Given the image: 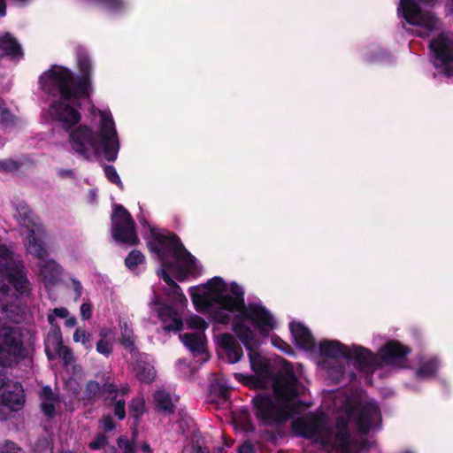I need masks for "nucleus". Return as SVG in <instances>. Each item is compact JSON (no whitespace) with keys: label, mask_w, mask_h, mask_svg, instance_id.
Returning a JSON list of instances; mask_svg holds the SVG:
<instances>
[{"label":"nucleus","mask_w":453,"mask_h":453,"mask_svg":"<svg viewBox=\"0 0 453 453\" xmlns=\"http://www.w3.org/2000/svg\"><path fill=\"white\" fill-rule=\"evenodd\" d=\"M357 413V429L361 434H367L372 427L374 418L380 416V410L375 403L368 402L360 405Z\"/></svg>","instance_id":"nucleus-18"},{"label":"nucleus","mask_w":453,"mask_h":453,"mask_svg":"<svg viewBox=\"0 0 453 453\" xmlns=\"http://www.w3.org/2000/svg\"><path fill=\"white\" fill-rule=\"evenodd\" d=\"M259 345V342H251L250 348L246 349L249 350V358L252 371L257 374H263L266 372L267 365L265 361L262 360L259 352L256 350Z\"/></svg>","instance_id":"nucleus-26"},{"label":"nucleus","mask_w":453,"mask_h":453,"mask_svg":"<svg viewBox=\"0 0 453 453\" xmlns=\"http://www.w3.org/2000/svg\"><path fill=\"white\" fill-rule=\"evenodd\" d=\"M187 326L190 329L204 331L208 327L207 322L198 315H192L187 319Z\"/></svg>","instance_id":"nucleus-42"},{"label":"nucleus","mask_w":453,"mask_h":453,"mask_svg":"<svg viewBox=\"0 0 453 453\" xmlns=\"http://www.w3.org/2000/svg\"><path fill=\"white\" fill-rule=\"evenodd\" d=\"M254 415L261 426H280L299 414L308 405L302 400L282 403L267 393H258L252 398Z\"/></svg>","instance_id":"nucleus-4"},{"label":"nucleus","mask_w":453,"mask_h":453,"mask_svg":"<svg viewBox=\"0 0 453 453\" xmlns=\"http://www.w3.org/2000/svg\"><path fill=\"white\" fill-rule=\"evenodd\" d=\"M1 375L3 380L0 384V406L7 407L12 411L21 410L26 401L21 384L8 380L3 371Z\"/></svg>","instance_id":"nucleus-13"},{"label":"nucleus","mask_w":453,"mask_h":453,"mask_svg":"<svg viewBox=\"0 0 453 453\" xmlns=\"http://www.w3.org/2000/svg\"><path fill=\"white\" fill-rule=\"evenodd\" d=\"M155 411L165 415H172L176 411L175 401L166 390H157L153 395Z\"/></svg>","instance_id":"nucleus-24"},{"label":"nucleus","mask_w":453,"mask_h":453,"mask_svg":"<svg viewBox=\"0 0 453 453\" xmlns=\"http://www.w3.org/2000/svg\"><path fill=\"white\" fill-rule=\"evenodd\" d=\"M170 273L171 269H167L162 265L161 269L157 272V275L168 285L169 288H172L173 285L177 286V283L171 277Z\"/></svg>","instance_id":"nucleus-51"},{"label":"nucleus","mask_w":453,"mask_h":453,"mask_svg":"<svg viewBox=\"0 0 453 453\" xmlns=\"http://www.w3.org/2000/svg\"><path fill=\"white\" fill-rule=\"evenodd\" d=\"M53 349L63 360L64 365H68L73 361L74 357L72 349L64 345V342L61 343V347H53Z\"/></svg>","instance_id":"nucleus-39"},{"label":"nucleus","mask_w":453,"mask_h":453,"mask_svg":"<svg viewBox=\"0 0 453 453\" xmlns=\"http://www.w3.org/2000/svg\"><path fill=\"white\" fill-rule=\"evenodd\" d=\"M96 351L105 357H109L112 352V345L109 339H100L96 342Z\"/></svg>","instance_id":"nucleus-47"},{"label":"nucleus","mask_w":453,"mask_h":453,"mask_svg":"<svg viewBox=\"0 0 453 453\" xmlns=\"http://www.w3.org/2000/svg\"><path fill=\"white\" fill-rule=\"evenodd\" d=\"M26 246L28 253L39 259L44 260L48 255L43 242L35 236V233L33 229L29 231Z\"/></svg>","instance_id":"nucleus-27"},{"label":"nucleus","mask_w":453,"mask_h":453,"mask_svg":"<svg viewBox=\"0 0 453 453\" xmlns=\"http://www.w3.org/2000/svg\"><path fill=\"white\" fill-rule=\"evenodd\" d=\"M230 293H219L213 297V301L219 307L228 311L229 312L241 313L244 310L245 299L244 291L236 282L230 284Z\"/></svg>","instance_id":"nucleus-16"},{"label":"nucleus","mask_w":453,"mask_h":453,"mask_svg":"<svg viewBox=\"0 0 453 453\" xmlns=\"http://www.w3.org/2000/svg\"><path fill=\"white\" fill-rule=\"evenodd\" d=\"M4 57L14 61H19L24 57L20 43L8 32L0 35V60Z\"/></svg>","instance_id":"nucleus-21"},{"label":"nucleus","mask_w":453,"mask_h":453,"mask_svg":"<svg viewBox=\"0 0 453 453\" xmlns=\"http://www.w3.org/2000/svg\"><path fill=\"white\" fill-rule=\"evenodd\" d=\"M72 284H73V290L75 293L74 300L76 301L81 296L83 288H82V285L80 282V280H78L76 279H72Z\"/></svg>","instance_id":"nucleus-62"},{"label":"nucleus","mask_w":453,"mask_h":453,"mask_svg":"<svg viewBox=\"0 0 453 453\" xmlns=\"http://www.w3.org/2000/svg\"><path fill=\"white\" fill-rule=\"evenodd\" d=\"M170 273L171 269H167L162 265L161 269L157 272V275L168 285L169 288H172L173 285L177 286V283L171 277Z\"/></svg>","instance_id":"nucleus-50"},{"label":"nucleus","mask_w":453,"mask_h":453,"mask_svg":"<svg viewBox=\"0 0 453 453\" xmlns=\"http://www.w3.org/2000/svg\"><path fill=\"white\" fill-rule=\"evenodd\" d=\"M163 266L171 269V273L175 279L180 282L186 280L188 276V271L187 267L191 265H185L181 261L173 260H164Z\"/></svg>","instance_id":"nucleus-29"},{"label":"nucleus","mask_w":453,"mask_h":453,"mask_svg":"<svg viewBox=\"0 0 453 453\" xmlns=\"http://www.w3.org/2000/svg\"><path fill=\"white\" fill-rule=\"evenodd\" d=\"M104 171L107 180L111 183L117 185L120 189L124 188V185L114 166L105 165Z\"/></svg>","instance_id":"nucleus-41"},{"label":"nucleus","mask_w":453,"mask_h":453,"mask_svg":"<svg viewBox=\"0 0 453 453\" xmlns=\"http://www.w3.org/2000/svg\"><path fill=\"white\" fill-rule=\"evenodd\" d=\"M290 333L296 345L305 351H312L316 347L315 339L311 330L301 322L293 321L289 324Z\"/></svg>","instance_id":"nucleus-19"},{"label":"nucleus","mask_w":453,"mask_h":453,"mask_svg":"<svg viewBox=\"0 0 453 453\" xmlns=\"http://www.w3.org/2000/svg\"><path fill=\"white\" fill-rule=\"evenodd\" d=\"M344 372H345V368L342 365H338V366L333 367L330 370V375L334 377L337 380H339L340 379H342L343 377Z\"/></svg>","instance_id":"nucleus-61"},{"label":"nucleus","mask_w":453,"mask_h":453,"mask_svg":"<svg viewBox=\"0 0 453 453\" xmlns=\"http://www.w3.org/2000/svg\"><path fill=\"white\" fill-rule=\"evenodd\" d=\"M183 328V321L179 317V314L175 316L174 318L169 319L165 324L163 326V330L165 332H180Z\"/></svg>","instance_id":"nucleus-43"},{"label":"nucleus","mask_w":453,"mask_h":453,"mask_svg":"<svg viewBox=\"0 0 453 453\" xmlns=\"http://www.w3.org/2000/svg\"><path fill=\"white\" fill-rule=\"evenodd\" d=\"M133 371L136 379L142 382L149 384L156 378V370L154 366L142 358H137L133 364Z\"/></svg>","instance_id":"nucleus-25"},{"label":"nucleus","mask_w":453,"mask_h":453,"mask_svg":"<svg viewBox=\"0 0 453 453\" xmlns=\"http://www.w3.org/2000/svg\"><path fill=\"white\" fill-rule=\"evenodd\" d=\"M436 0H400L399 11L407 23L422 27L427 31H434L438 28L439 19L434 12L423 11L419 4L433 6Z\"/></svg>","instance_id":"nucleus-6"},{"label":"nucleus","mask_w":453,"mask_h":453,"mask_svg":"<svg viewBox=\"0 0 453 453\" xmlns=\"http://www.w3.org/2000/svg\"><path fill=\"white\" fill-rule=\"evenodd\" d=\"M68 133V142L72 150L83 158L89 159L102 148L107 161L114 162L117 159L119 142L115 123L111 115L101 113L98 133L87 125H80Z\"/></svg>","instance_id":"nucleus-2"},{"label":"nucleus","mask_w":453,"mask_h":453,"mask_svg":"<svg viewBox=\"0 0 453 453\" xmlns=\"http://www.w3.org/2000/svg\"><path fill=\"white\" fill-rule=\"evenodd\" d=\"M0 274L6 279L15 290L21 296L28 295L30 283L19 265L12 260L10 250L0 245Z\"/></svg>","instance_id":"nucleus-9"},{"label":"nucleus","mask_w":453,"mask_h":453,"mask_svg":"<svg viewBox=\"0 0 453 453\" xmlns=\"http://www.w3.org/2000/svg\"><path fill=\"white\" fill-rule=\"evenodd\" d=\"M102 394L101 385L98 381L89 380L86 382L83 390L82 401L85 404L94 403L96 398Z\"/></svg>","instance_id":"nucleus-30"},{"label":"nucleus","mask_w":453,"mask_h":453,"mask_svg":"<svg viewBox=\"0 0 453 453\" xmlns=\"http://www.w3.org/2000/svg\"><path fill=\"white\" fill-rule=\"evenodd\" d=\"M112 238L120 243L131 246L139 243L135 222L130 212L121 204H115L111 217Z\"/></svg>","instance_id":"nucleus-8"},{"label":"nucleus","mask_w":453,"mask_h":453,"mask_svg":"<svg viewBox=\"0 0 453 453\" xmlns=\"http://www.w3.org/2000/svg\"><path fill=\"white\" fill-rule=\"evenodd\" d=\"M14 116L9 109L4 108L0 110V123L3 125H9L13 122Z\"/></svg>","instance_id":"nucleus-56"},{"label":"nucleus","mask_w":453,"mask_h":453,"mask_svg":"<svg viewBox=\"0 0 453 453\" xmlns=\"http://www.w3.org/2000/svg\"><path fill=\"white\" fill-rule=\"evenodd\" d=\"M217 391H218V395L223 398H226L229 394V390H228L227 387L225 385H218Z\"/></svg>","instance_id":"nucleus-64"},{"label":"nucleus","mask_w":453,"mask_h":453,"mask_svg":"<svg viewBox=\"0 0 453 453\" xmlns=\"http://www.w3.org/2000/svg\"><path fill=\"white\" fill-rule=\"evenodd\" d=\"M206 286L208 290L214 293L215 296L228 290L227 284L219 276H216L209 280Z\"/></svg>","instance_id":"nucleus-37"},{"label":"nucleus","mask_w":453,"mask_h":453,"mask_svg":"<svg viewBox=\"0 0 453 453\" xmlns=\"http://www.w3.org/2000/svg\"><path fill=\"white\" fill-rule=\"evenodd\" d=\"M58 402H48V401H42L40 403V409L41 411L43 413V415L51 419L56 417L57 411H56V403Z\"/></svg>","instance_id":"nucleus-44"},{"label":"nucleus","mask_w":453,"mask_h":453,"mask_svg":"<svg viewBox=\"0 0 453 453\" xmlns=\"http://www.w3.org/2000/svg\"><path fill=\"white\" fill-rule=\"evenodd\" d=\"M124 263L127 268L134 272L139 265L145 263V257L140 250H133L128 253Z\"/></svg>","instance_id":"nucleus-35"},{"label":"nucleus","mask_w":453,"mask_h":453,"mask_svg":"<svg viewBox=\"0 0 453 453\" xmlns=\"http://www.w3.org/2000/svg\"><path fill=\"white\" fill-rule=\"evenodd\" d=\"M319 353L329 358H349V347L339 341L324 340L319 344Z\"/></svg>","instance_id":"nucleus-22"},{"label":"nucleus","mask_w":453,"mask_h":453,"mask_svg":"<svg viewBox=\"0 0 453 453\" xmlns=\"http://www.w3.org/2000/svg\"><path fill=\"white\" fill-rule=\"evenodd\" d=\"M118 446L123 450V453H136L135 447L133 442L124 436H119L117 440Z\"/></svg>","instance_id":"nucleus-49"},{"label":"nucleus","mask_w":453,"mask_h":453,"mask_svg":"<svg viewBox=\"0 0 453 453\" xmlns=\"http://www.w3.org/2000/svg\"><path fill=\"white\" fill-rule=\"evenodd\" d=\"M356 369L361 372H373L380 367L379 353L374 354L369 349L359 345L349 348V358Z\"/></svg>","instance_id":"nucleus-17"},{"label":"nucleus","mask_w":453,"mask_h":453,"mask_svg":"<svg viewBox=\"0 0 453 453\" xmlns=\"http://www.w3.org/2000/svg\"><path fill=\"white\" fill-rule=\"evenodd\" d=\"M108 444V439L104 434L98 433L88 443V448L92 450H98Z\"/></svg>","instance_id":"nucleus-45"},{"label":"nucleus","mask_w":453,"mask_h":453,"mask_svg":"<svg viewBox=\"0 0 453 453\" xmlns=\"http://www.w3.org/2000/svg\"><path fill=\"white\" fill-rule=\"evenodd\" d=\"M39 398L41 402H59V396L57 394H55L50 386L48 385L42 387V390L39 392Z\"/></svg>","instance_id":"nucleus-46"},{"label":"nucleus","mask_w":453,"mask_h":453,"mask_svg":"<svg viewBox=\"0 0 453 453\" xmlns=\"http://www.w3.org/2000/svg\"><path fill=\"white\" fill-rule=\"evenodd\" d=\"M121 329V338L120 344L126 349L133 353L136 348L134 345L135 336L134 335L133 329L130 328L127 323L120 326Z\"/></svg>","instance_id":"nucleus-33"},{"label":"nucleus","mask_w":453,"mask_h":453,"mask_svg":"<svg viewBox=\"0 0 453 453\" xmlns=\"http://www.w3.org/2000/svg\"><path fill=\"white\" fill-rule=\"evenodd\" d=\"M26 349L22 334L18 327L7 325L0 326V366H11L14 358H23Z\"/></svg>","instance_id":"nucleus-7"},{"label":"nucleus","mask_w":453,"mask_h":453,"mask_svg":"<svg viewBox=\"0 0 453 453\" xmlns=\"http://www.w3.org/2000/svg\"><path fill=\"white\" fill-rule=\"evenodd\" d=\"M81 316L82 319L87 320L89 319L92 316V305L90 303H83L81 305Z\"/></svg>","instance_id":"nucleus-58"},{"label":"nucleus","mask_w":453,"mask_h":453,"mask_svg":"<svg viewBox=\"0 0 453 453\" xmlns=\"http://www.w3.org/2000/svg\"><path fill=\"white\" fill-rule=\"evenodd\" d=\"M169 298L171 299L174 307L179 306L180 308H182L188 303V300L183 293L170 296Z\"/></svg>","instance_id":"nucleus-57"},{"label":"nucleus","mask_w":453,"mask_h":453,"mask_svg":"<svg viewBox=\"0 0 453 453\" xmlns=\"http://www.w3.org/2000/svg\"><path fill=\"white\" fill-rule=\"evenodd\" d=\"M22 449L12 441H6L4 443H0V453H16L18 450Z\"/></svg>","instance_id":"nucleus-53"},{"label":"nucleus","mask_w":453,"mask_h":453,"mask_svg":"<svg viewBox=\"0 0 453 453\" xmlns=\"http://www.w3.org/2000/svg\"><path fill=\"white\" fill-rule=\"evenodd\" d=\"M73 341L75 342H81L87 350H91L93 349L92 334L85 330L77 328L73 333Z\"/></svg>","instance_id":"nucleus-38"},{"label":"nucleus","mask_w":453,"mask_h":453,"mask_svg":"<svg viewBox=\"0 0 453 453\" xmlns=\"http://www.w3.org/2000/svg\"><path fill=\"white\" fill-rule=\"evenodd\" d=\"M291 429L296 436L306 440L318 439L321 437L323 423L318 415L310 412L304 417L294 419L291 423Z\"/></svg>","instance_id":"nucleus-14"},{"label":"nucleus","mask_w":453,"mask_h":453,"mask_svg":"<svg viewBox=\"0 0 453 453\" xmlns=\"http://www.w3.org/2000/svg\"><path fill=\"white\" fill-rule=\"evenodd\" d=\"M50 315H53L54 318L58 317L60 319H65L69 315V311L65 307L54 308Z\"/></svg>","instance_id":"nucleus-63"},{"label":"nucleus","mask_w":453,"mask_h":453,"mask_svg":"<svg viewBox=\"0 0 453 453\" xmlns=\"http://www.w3.org/2000/svg\"><path fill=\"white\" fill-rule=\"evenodd\" d=\"M238 453H256V449L250 441H246L239 446Z\"/></svg>","instance_id":"nucleus-59"},{"label":"nucleus","mask_w":453,"mask_h":453,"mask_svg":"<svg viewBox=\"0 0 453 453\" xmlns=\"http://www.w3.org/2000/svg\"><path fill=\"white\" fill-rule=\"evenodd\" d=\"M298 379L292 367L285 368L279 373L273 383V391L278 402L294 403L298 395Z\"/></svg>","instance_id":"nucleus-12"},{"label":"nucleus","mask_w":453,"mask_h":453,"mask_svg":"<svg viewBox=\"0 0 453 453\" xmlns=\"http://www.w3.org/2000/svg\"><path fill=\"white\" fill-rule=\"evenodd\" d=\"M179 313L177 308L172 304H163L159 308L158 311V317L163 324H165L169 319L174 318Z\"/></svg>","instance_id":"nucleus-40"},{"label":"nucleus","mask_w":453,"mask_h":453,"mask_svg":"<svg viewBox=\"0 0 453 453\" xmlns=\"http://www.w3.org/2000/svg\"><path fill=\"white\" fill-rule=\"evenodd\" d=\"M41 273L45 279L53 281L60 273L59 265L54 261H47L41 268Z\"/></svg>","instance_id":"nucleus-36"},{"label":"nucleus","mask_w":453,"mask_h":453,"mask_svg":"<svg viewBox=\"0 0 453 453\" xmlns=\"http://www.w3.org/2000/svg\"><path fill=\"white\" fill-rule=\"evenodd\" d=\"M189 295L196 309L199 310L201 307L208 311L215 322L227 325L231 321L230 312L219 305L213 309L210 298L204 293H200V289L197 287H191L189 288Z\"/></svg>","instance_id":"nucleus-15"},{"label":"nucleus","mask_w":453,"mask_h":453,"mask_svg":"<svg viewBox=\"0 0 453 453\" xmlns=\"http://www.w3.org/2000/svg\"><path fill=\"white\" fill-rule=\"evenodd\" d=\"M246 322H250L263 336H268L276 326L273 314L265 306L250 303L241 313L235 314L232 319V329L245 348H250L251 342H259Z\"/></svg>","instance_id":"nucleus-3"},{"label":"nucleus","mask_w":453,"mask_h":453,"mask_svg":"<svg viewBox=\"0 0 453 453\" xmlns=\"http://www.w3.org/2000/svg\"><path fill=\"white\" fill-rule=\"evenodd\" d=\"M114 402L113 411L119 420H123L126 417V402L125 400H111Z\"/></svg>","instance_id":"nucleus-48"},{"label":"nucleus","mask_w":453,"mask_h":453,"mask_svg":"<svg viewBox=\"0 0 453 453\" xmlns=\"http://www.w3.org/2000/svg\"><path fill=\"white\" fill-rule=\"evenodd\" d=\"M434 56V66L441 69L448 78L453 76V38L445 33L439 34L429 45Z\"/></svg>","instance_id":"nucleus-10"},{"label":"nucleus","mask_w":453,"mask_h":453,"mask_svg":"<svg viewBox=\"0 0 453 453\" xmlns=\"http://www.w3.org/2000/svg\"><path fill=\"white\" fill-rule=\"evenodd\" d=\"M439 362L436 358H431L420 365L416 371L418 378H430L437 372Z\"/></svg>","instance_id":"nucleus-32"},{"label":"nucleus","mask_w":453,"mask_h":453,"mask_svg":"<svg viewBox=\"0 0 453 453\" xmlns=\"http://www.w3.org/2000/svg\"><path fill=\"white\" fill-rule=\"evenodd\" d=\"M219 345L224 351L228 363H238L242 356V348L238 341L229 333L221 334L219 336Z\"/></svg>","instance_id":"nucleus-20"},{"label":"nucleus","mask_w":453,"mask_h":453,"mask_svg":"<svg viewBox=\"0 0 453 453\" xmlns=\"http://www.w3.org/2000/svg\"><path fill=\"white\" fill-rule=\"evenodd\" d=\"M272 342H273V344L276 348L280 349L284 353H286V354L293 353V349H292L291 346L288 343H287L286 342H284L282 339H280L279 336L273 337L272 339Z\"/></svg>","instance_id":"nucleus-52"},{"label":"nucleus","mask_w":453,"mask_h":453,"mask_svg":"<svg viewBox=\"0 0 453 453\" xmlns=\"http://www.w3.org/2000/svg\"><path fill=\"white\" fill-rule=\"evenodd\" d=\"M77 65L80 74L76 76L69 68L53 65L40 75L38 81L45 94L59 96L50 103L49 114L52 120L60 123L65 132L71 131L81 120V103L76 107L69 103L88 99L93 93L92 63L87 52H77Z\"/></svg>","instance_id":"nucleus-1"},{"label":"nucleus","mask_w":453,"mask_h":453,"mask_svg":"<svg viewBox=\"0 0 453 453\" xmlns=\"http://www.w3.org/2000/svg\"><path fill=\"white\" fill-rule=\"evenodd\" d=\"M55 321L56 319L53 315H48V322L50 325L49 332V344H50L52 348L61 347V343L64 342L60 326L56 324Z\"/></svg>","instance_id":"nucleus-31"},{"label":"nucleus","mask_w":453,"mask_h":453,"mask_svg":"<svg viewBox=\"0 0 453 453\" xmlns=\"http://www.w3.org/2000/svg\"><path fill=\"white\" fill-rule=\"evenodd\" d=\"M102 388V393H106L109 395H113L111 400H115L118 395V386L113 382H105Z\"/></svg>","instance_id":"nucleus-55"},{"label":"nucleus","mask_w":453,"mask_h":453,"mask_svg":"<svg viewBox=\"0 0 453 453\" xmlns=\"http://www.w3.org/2000/svg\"><path fill=\"white\" fill-rule=\"evenodd\" d=\"M129 415L139 421L145 411V401L142 397L133 398L128 404Z\"/></svg>","instance_id":"nucleus-34"},{"label":"nucleus","mask_w":453,"mask_h":453,"mask_svg":"<svg viewBox=\"0 0 453 453\" xmlns=\"http://www.w3.org/2000/svg\"><path fill=\"white\" fill-rule=\"evenodd\" d=\"M380 367L389 365L397 368L406 367L411 349L397 340H388L378 351Z\"/></svg>","instance_id":"nucleus-11"},{"label":"nucleus","mask_w":453,"mask_h":453,"mask_svg":"<svg viewBox=\"0 0 453 453\" xmlns=\"http://www.w3.org/2000/svg\"><path fill=\"white\" fill-rule=\"evenodd\" d=\"M150 234L151 238L148 242V246L152 252L157 255L162 266L163 261L169 260V258L181 261L185 265H195V257L184 247L176 234L160 233L151 229Z\"/></svg>","instance_id":"nucleus-5"},{"label":"nucleus","mask_w":453,"mask_h":453,"mask_svg":"<svg viewBox=\"0 0 453 453\" xmlns=\"http://www.w3.org/2000/svg\"><path fill=\"white\" fill-rule=\"evenodd\" d=\"M19 213L23 219L24 224L31 223V215L32 211L26 206H20L19 209Z\"/></svg>","instance_id":"nucleus-60"},{"label":"nucleus","mask_w":453,"mask_h":453,"mask_svg":"<svg viewBox=\"0 0 453 453\" xmlns=\"http://www.w3.org/2000/svg\"><path fill=\"white\" fill-rule=\"evenodd\" d=\"M184 345L192 352L194 357L205 356L208 358L206 349V338L203 333L184 334L180 335Z\"/></svg>","instance_id":"nucleus-23"},{"label":"nucleus","mask_w":453,"mask_h":453,"mask_svg":"<svg viewBox=\"0 0 453 453\" xmlns=\"http://www.w3.org/2000/svg\"><path fill=\"white\" fill-rule=\"evenodd\" d=\"M100 423L102 424V427H103V430L104 433H109V432L112 431L116 426V424H115L113 418L109 415L104 416L100 419Z\"/></svg>","instance_id":"nucleus-54"},{"label":"nucleus","mask_w":453,"mask_h":453,"mask_svg":"<svg viewBox=\"0 0 453 453\" xmlns=\"http://www.w3.org/2000/svg\"><path fill=\"white\" fill-rule=\"evenodd\" d=\"M352 439L350 436L349 429L347 424H342L339 426L338 431L334 436V449L338 451L340 449H347L351 446Z\"/></svg>","instance_id":"nucleus-28"}]
</instances>
